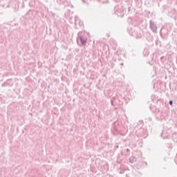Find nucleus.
I'll return each instance as SVG.
<instances>
[{
  "label": "nucleus",
  "instance_id": "f257e3e1",
  "mask_svg": "<svg viewBox=\"0 0 177 177\" xmlns=\"http://www.w3.org/2000/svg\"><path fill=\"white\" fill-rule=\"evenodd\" d=\"M77 41H80L82 45H85L86 44V37L82 36L81 33H79Z\"/></svg>",
  "mask_w": 177,
  "mask_h": 177
},
{
  "label": "nucleus",
  "instance_id": "f03ea898",
  "mask_svg": "<svg viewBox=\"0 0 177 177\" xmlns=\"http://www.w3.org/2000/svg\"><path fill=\"white\" fill-rule=\"evenodd\" d=\"M150 28L152 30L153 32H157V25L153 21H150Z\"/></svg>",
  "mask_w": 177,
  "mask_h": 177
},
{
  "label": "nucleus",
  "instance_id": "7ed1b4c3",
  "mask_svg": "<svg viewBox=\"0 0 177 177\" xmlns=\"http://www.w3.org/2000/svg\"><path fill=\"white\" fill-rule=\"evenodd\" d=\"M161 136L163 138V139H167V138H168V133H167V131H163L162 132Z\"/></svg>",
  "mask_w": 177,
  "mask_h": 177
},
{
  "label": "nucleus",
  "instance_id": "20e7f679",
  "mask_svg": "<svg viewBox=\"0 0 177 177\" xmlns=\"http://www.w3.org/2000/svg\"><path fill=\"white\" fill-rule=\"evenodd\" d=\"M129 160H130V162L133 163L135 162V161H136V158L131 156L130 157Z\"/></svg>",
  "mask_w": 177,
  "mask_h": 177
},
{
  "label": "nucleus",
  "instance_id": "39448f33",
  "mask_svg": "<svg viewBox=\"0 0 177 177\" xmlns=\"http://www.w3.org/2000/svg\"><path fill=\"white\" fill-rule=\"evenodd\" d=\"M77 21H78V17H75V24H77Z\"/></svg>",
  "mask_w": 177,
  "mask_h": 177
},
{
  "label": "nucleus",
  "instance_id": "423d86ee",
  "mask_svg": "<svg viewBox=\"0 0 177 177\" xmlns=\"http://www.w3.org/2000/svg\"><path fill=\"white\" fill-rule=\"evenodd\" d=\"M173 103H174V102H173L172 100H170L169 102V104L171 106H172Z\"/></svg>",
  "mask_w": 177,
  "mask_h": 177
},
{
  "label": "nucleus",
  "instance_id": "0eeeda50",
  "mask_svg": "<svg viewBox=\"0 0 177 177\" xmlns=\"http://www.w3.org/2000/svg\"><path fill=\"white\" fill-rule=\"evenodd\" d=\"M80 24L82 26V22L80 23Z\"/></svg>",
  "mask_w": 177,
  "mask_h": 177
},
{
  "label": "nucleus",
  "instance_id": "6e6552de",
  "mask_svg": "<svg viewBox=\"0 0 177 177\" xmlns=\"http://www.w3.org/2000/svg\"><path fill=\"white\" fill-rule=\"evenodd\" d=\"M82 1H83L84 3H85V0H82Z\"/></svg>",
  "mask_w": 177,
  "mask_h": 177
}]
</instances>
